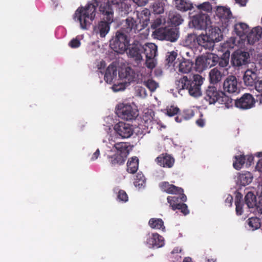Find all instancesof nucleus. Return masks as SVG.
Returning a JSON list of instances; mask_svg holds the SVG:
<instances>
[{
	"label": "nucleus",
	"mask_w": 262,
	"mask_h": 262,
	"mask_svg": "<svg viewBox=\"0 0 262 262\" xmlns=\"http://www.w3.org/2000/svg\"><path fill=\"white\" fill-rule=\"evenodd\" d=\"M108 3L110 6H115L119 11H127V6L124 0H92L85 7H79L75 12L74 19L80 24L82 30H88L94 20L96 9L101 4Z\"/></svg>",
	"instance_id": "f257e3e1"
},
{
	"label": "nucleus",
	"mask_w": 262,
	"mask_h": 262,
	"mask_svg": "<svg viewBox=\"0 0 262 262\" xmlns=\"http://www.w3.org/2000/svg\"><path fill=\"white\" fill-rule=\"evenodd\" d=\"M133 146L129 142H116L107 156V159L110 165L118 167L123 165L127 158Z\"/></svg>",
	"instance_id": "f03ea898"
},
{
	"label": "nucleus",
	"mask_w": 262,
	"mask_h": 262,
	"mask_svg": "<svg viewBox=\"0 0 262 262\" xmlns=\"http://www.w3.org/2000/svg\"><path fill=\"white\" fill-rule=\"evenodd\" d=\"M204 78L199 74H194L192 78L187 76H183L176 81L177 88L180 90H186L189 94L194 98L202 95L201 86Z\"/></svg>",
	"instance_id": "7ed1b4c3"
},
{
	"label": "nucleus",
	"mask_w": 262,
	"mask_h": 262,
	"mask_svg": "<svg viewBox=\"0 0 262 262\" xmlns=\"http://www.w3.org/2000/svg\"><path fill=\"white\" fill-rule=\"evenodd\" d=\"M99 11L104 15V17L94 28V31L96 34H99L100 37H104L109 32L110 25L114 21V11L108 3L101 4Z\"/></svg>",
	"instance_id": "20e7f679"
},
{
	"label": "nucleus",
	"mask_w": 262,
	"mask_h": 262,
	"mask_svg": "<svg viewBox=\"0 0 262 262\" xmlns=\"http://www.w3.org/2000/svg\"><path fill=\"white\" fill-rule=\"evenodd\" d=\"M214 17L216 20L215 24L221 26L223 30L228 29L232 25L233 18L229 8L223 6H217Z\"/></svg>",
	"instance_id": "39448f33"
},
{
	"label": "nucleus",
	"mask_w": 262,
	"mask_h": 262,
	"mask_svg": "<svg viewBox=\"0 0 262 262\" xmlns=\"http://www.w3.org/2000/svg\"><path fill=\"white\" fill-rule=\"evenodd\" d=\"M219 56L214 53H207L198 56L195 60L194 69L202 72L207 68L214 66L217 63Z\"/></svg>",
	"instance_id": "423d86ee"
},
{
	"label": "nucleus",
	"mask_w": 262,
	"mask_h": 262,
	"mask_svg": "<svg viewBox=\"0 0 262 262\" xmlns=\"http://www.w3.org/2000/svg\"><path fill=\"white\" fill-rule=\"evenodd\" d=\"M129 40L126 35L121 31H118L115 37L110 41V46L116 52L123 53L127 49Z\"/></svg>",
	"instance_id": "0eeeda50"
},
{
	"label": "nucleus",
	"mask_w": 262,
	"mask_h": 262,
	"mask_svg": "<svg viewBox=\"0 0 262 262\" xmlns=\"http://www.w3.org/2000/svg\"><path fill=\"white\" fill-rule=\"evenodd\" d=\"M155 37L159 40L176 41L179 38V30L177 28H159L154 32Z\"/></svg>",
	"instance_id": "6e6552de"
},
{
	"label": "nucleus",
	"mask_w": 262,
	"mask_h": 262,
	"mask_svg": "<svg viewBox=\"0 0 262 262\" xmlns=\"http://www.w3.org/2000/svg\"><path fill=\"white\" fill-rule=\"evenodd\" d=\"M117 114L123 119L131 120L138 116V110L131 104L120 103L118 105Z\"/></svg>",
	"instance_id": "1a4fd4ad"
},
{
	"label": "nucleus",
	"mask_w": 262,
	"mask_h": 262,
	"mask_svg": "<svg viewBox=\"0 0 262 262\" xmlns=\"http://www.w3.org/2000/svg\"><path fill=\"white\" fill-rule=\"evenodd\" d=\"M255 100L250 93H245L234 100V106L241 110H247L255 106Z\"/></svg>",
	"instance_id": "9d476101"
},
{
	"label": "nucleus",
	"mask_w": 262,
	"mask_h": 262,
	"mask_svg": "<svg viewBox=\"0 0 262 262\" xmlns=\"http://www.w3.org/2000/svg\"><path fill=\"white\" fill-rule=\"evenodd\" d=\"M192 24L193 27L197 30H207L209 26L212 24L209 16L202 12L193 15L192 18Z\"/></svg>",
	"instance_id": "9b49d317"
},
{
	"label": "nucleus",
	"mask_w": 262,
	"mask_h": 262,
	"mask_svg": "<svg viewBox=\"0 0 262 262\" xmlns=\"http://www.w3.org/2000/svg\"><path fill=\"white\" fill-rule=\"evenodd\" d=\"M143 45L139 41L134 40L128 44L126 51H127L128 56L138 63L143 59Z\"/></svg>",
	"instance_id": "f8f14e48"
},
{
	"label": "nucleus",
	"mask_w": 262,
	"mask_h": 262,
	"mask_svg": "<svg viewBox=\"0 0 262 262\" xmlns=\"http://www.w3.org/2000/svg\"><path fill=\"white\" fill-rule=\"evenodd\" d=\"M250 55L248 52L237 50L234 51L231 58V62L233 67L241 68L248 63Z\"/></svg>",
	"instance_id": "ddd939ff"
},
{
	"label": "nucleus",
	"mask_w": 262,
	"mask_h": 262,
	"mask_svg": "<svg viewBox=\"0 0 262 262\" xmlns=\"http://www.w3.org/2000/svg\"><path fill=\"white\" fill-rule=\"evenodd\" d=\"M223 89L224 93H227L229 94L238 93L240 88L236 76L234 75L227 76L224 81Z\"/></svg>",
	"instance_id": "4468645a"
},
{
	"label": "nucleus",
	"mask_w": 262,
	"mask_h": 262,
	"mask_svg": "<svg viewBox=\"0 0 262 262\" xmlns=\"http://www.w3.org/2000/svg\"><path fill=\"white\" fill-rule=\"evenodd\" d=\"M114 129L115 133L122 139L130 137L134 132L132 125L122 121L115 124Z\"/></svg>",
	"instance_id": "2eb2a0df"
},
{
	"label": "nucleus",
	"mask_w": 262,
	"mask_h": 262,
	"mask_svg": "<svg viewBox=\"0 0 262 262\" xmlns=\"http://www.w3.org/2000/svg\"><path fill=\"white\" fill-rule=\"evenodd\" d=\"M159 187L161 190L168 194H181L180 199L183 202L187 201V197L184 193V190L179 187L174 185L170 184L168 182H162L159 184Z\"/></svg>",
	"instance_id": "dca6fc26"
},
{
	"label": "nucleus",
	"mask_w": 262,
	"mask_h": 262,
	"mask_svg": "<svg viewBox=\"0 0 262 262\" xmlns=\"http://www.w3.org/2000/svg\"><path fill=\"white\" fill-rule=\"evenodd\" d=\"M224 92L219 91L214 86H209L204 93V99L209 104H215L219 102Z\"/></svg>",
	"instance_id": "f3484780"
},
{
	"label": "nucleus",
	"mask_w": 262,
	"mask_h": 262,
	"mask_svg": "<svg viewBox=\"0 0 262 262\" xmlns=\"http://www.w3.org/2000/svg\"><path fill=\"white\" fill-rule=\"evenodd\" d=\"M178 196H168L167 198V202L169 204L172 210L176 209L180 210L181 212L185 215H187L189 213V210L188 209V206L186 204L182 203L183 202L180 199L181 196V194Z\"/></svg>",
	"instance_id": "a211bd4d"
},
{
	"label": "nucleus",
	"mask_w": 262,
	"mask_h": 262,
	"mask_svg": "<svg viewBox=\"0 0 262 262\" xmlns=\"http://www.w3.org/2000/svg\"><path fill=\"white\" fill-rule=\"evenodd\" d=\"M142 29V25L139 24L137 20L130 17L125 19V24L122 27V31L132 35Z\"/></svg>",
	"instance_id": "6ab92c4d"
},
{
	"label": "nucleus",
	"mask_w": 262,
	"mask_h": 262,
	"mask_svg": "<svg viewBox=\"0 0 262 262\" xmlns=\"http://www.w3.org/2000/svg\"><path fill=\"white\" fill-rule=\"evenodd\" d=\"M118 76L121 79L124 80L125 83H130L136 80L137 74L131 68H122L118 72Z\"/></svg>",
	"instance_id": "aec40b11"
},
{
	"label": "nucleus",
	"mask_w": 262,
	"mask_h": 262,
	"mask_svg": "<svg viewBox=\"0 0 262 262\" xmlns=\"http://www.w3.org/2000/svg\"><path fill=\"white\" fill-rule=\"evenodd\" d=\"M155 161L161 167L170 168L173 166L175 160L170 155L163 153L156 158Z\"/></svg>",
	"instance_id": "412c9836"
},
{
	"label": "nucleus",
	"mask_w": 262,
	"mask_h": 262,
	"mask_svg": "<svg viewBox=\"0 0 262 262\" xmlns=\"http://www.w3.org/2000/svg\"><path fill=\"white\" fill-rule=\"evenodd\" d=\"M220 28H221V26H219V25H217V26H214L211 24L206 30L209 38L213 42L214 45L215 42L221 41L223 38Z\"/></svg>",
	"instance_id": "4be33fe9"
},
{
	"label": "nucleus",
	"mask_w": 262,
	"mask_h": 262,
	"mask_svg": "<svg viewBox=\"0 0 262 262\" xmlns=\"http://www.w3.org/2000/svg\"><path fill=\"white\" fill-rule=\"evenodd\" d=\"M261 35L262 28L261 27L257 26L253 28L250 32H248L244 39H247L248 44L253 45L260 39Z\"/></svg>",
	"instance_id": "5701e85b"
},
{
	"label": "nucleus",
	"mask_w": 262,
	"mask_h": 262,
	"mask_svg": "<svg viewBox=\"0 0 262 262\" xmlns=\"http://www.w3.org/2000/svg\"><path fill=\"white\" fill-rule=\"evenodd\" d=\"M118 74V72L116 64L112 63L106 70L104 79L107 83L111 84L116 80Z\"/></svg>",
	"instance_id": "b1692460"
},
{
	"label": "nucleus",
	"mask_w": 262,
	"mask_h": 262,
	"mask_svg": "<svg viewBox=\"0 0 262 262\" xmlns=\"http://www.w3.org/2000/svg\"><path fill=\"white\" fill-rule=\"evenodd\" d=\"M224 76L223 71L217 67L214 68L209 73V82L211 84H216L222 80Z\"/></svg>",
	"instance_id": "393cba45"
},
{
	"label": "nucleus",
	"mask_w": 262,
	"mask_h": 262,
	"mask_svg": "<svg viewBox=\"0 0 262 262\" xmlns=\"http://www.w3.org/2000/svg\"><path fill=\"white\" fill-rule=\"evenodd\" d=\"M147 243L152 248H158L164 245V238L158 233H153L147 238Z\"/></svg>",
	"instance_id": "a878e982"
},
{
	"label": "nucleus",
	"mask_w": 262,
	"mask_h": 262,
	"mask_svg": "<svg viewBox=\"0 0 262 262\" xmlns=\"http://www.w3.org/2000/svg\"><path fill=\"white\" fill-rule=\"evenodd\" d=\"M194 63L190 59L183 58L178 66V71L182 74H189L194 69Z\"/></svg>",
	"instance_id": "bb28decb"
},
{
	"label": "nucleus",
	"mask_w": 262,
	"mask_h": 262,
	"mask_svg": "<svg viewBox=\"0 0 262 262\" xmlns=\"http://www.w3.org/2000/svg\"><path fill=\"white\" fill-rule=\"evenodd\" d=\"M258 79L257 73L252 70H246L243 76L244 83L247 86H255Z\"/></svg>",
	"instance_id": "cd10ccee"
},
{
	"label": "nucleus",
	"mask_w": 262,
	"mask_h": 262,
	"mask_svg": "<svg viewBox=\"0 0 262 262\" xmlns=\"http://www.w3.org/2000/svg\"><path fill=\"white\" fill-rule=\"evenodd\" d=\"M143 49V54L148 59H153L157 55V46L154 43L145 44Z\"/></svg>",
	"instance_id": "c85d7f7f"
},
{
	"label": "nucleus",
	"mask_w": 262,
	"mask_h": 262,
	"mask_svg": "<svg viewBox=\"0 0 262 262\" xmlns=\"http://www.w3.org/2000/svg\"><path fill=\"white\" fill-rule=\"evenodd\" d=\"M197 45L209 50H213L214 48V44L209 38L207 33L197 36Z\"/></svg>",
	"instance_id": "c756f323"
},
{
	"label": "nucleus",
	"mask_w": 262,
	"mask_h": 262,
	"mask_svg": "<svg viewBox=\"0 0 262 262\" xmlns=\"http://www.w3.org/2000/svg\"><path fill=\"white\" fill-rule=\"evenodd\" d=\"M234 31L235 34L243 40L249 31V27L246 23H238L234 25Z\"/></svg>",
	"instance_id": "7c9ffc66"
},
{
	"label": "nucleus",
	"mask_w": 262,
	"mask_h": 262,
	"mask_svg": "<svg viewBox=\"0 0 262 262\" xmlns=\"http://www.w3.org/2000/svg\"><path fill=\"white\" fill-rule=\"evenodd\" d=\"M175 4L176 8L182 12L191 10L193 7L192 3L188 0H176Z\"/></svg>",
	"instance_id": "2f4dec72"
},
{
	"label": "nucleus",
	"mask_w": 262,
	"mask_h": 262,
	"mask_svg": "<svg viewBox=\"0 0 262 262\" xmlns=\"http://www.w3.org/2000/svg\"><path fill=\"white\" fill-rule=\"evenodd\" d=\"M139 167V159L137 157H132L128 160L126 170L129 173H135Z\"/></svg>",
	"instance_id": "473e14b6"
},
{
	"label": "nucleus",
	"mask_w": 262,
	"mask_h": 262,
	"mask_svg": "<svg viewBox=\"0 0 262 262\" xmlns=\"http://www.w3.org/2000/svg\"><path fill=\"white\" fill-rule=\"evenodd\" d=\"M169 23L175 26H178L183 21L181 15L176 12H170L168 15Z\"/></svg>",
	"instance_id": "72a5a7b5"
},
{
	"label": "nucleus",
	"mask_w": 262,
	"mask_h": 262,
	"mask_svg": "<svg viewBox=\"0 0 262 262\" xmlns=\"http://www.w3.org/2000/svg\"><path fill=\"white\" fill-rule=\"evenodd\" d=\"M245 201L249 208H254L257 203L256 195L252 191L248 192L245 197Z\"/></svg>",
	"instance_id": "f704fd0d"
},
{
	"label": "nucleus",
	"mask_w": 262,
	"mask_h": 262,
	"mask_svg": "<svg viewBox=\"0 0 262 262\" xmlns=\"http://www.w3.org/2000/svg\"><path fill=\"white\" fill-rule=\"evenodd\" d=\"M148 224L149 226L152 229H165L164 222L161 219L152 218L149 221Z\"/></svg>",
	"instance_id": "c9c22d12"
},
{
	"label": "nucleus",
	"mask_w": 262,
	"mask_h": 262,
	"mask_svg": "<svg viewBox=\"0 0 262 262\" xmlns=\"http://www.w3.org/2000/svg\"><path fill=\"white\" fill-rule=\"evenodd\" d=\"M252 180L253 176L250 172L242 174L238 177V182L240 185L242 186L249 184L252 181Z\"/></svg>",
	"instance_id": "e433bc0d"
},
{
	"label": "nucleus",
	"mask_w": 262,
	"mask_h": 262,
	"mask_svg": "<svg viewBox=\"0 0 262 262\" xmlns=\"http://www.w3.org/2000/svg\"><path fill=\"white\" fill-rule=\"evenodd\" d=\"M164 4L161 1H155L150 7L151 11L155 14H160L164 12Z\"/></svg>",
	"instance_id": "4c0bfd02"
},
{
	"label": "nucleus",
	"mask_w": 262,
	"mask_h": 262,
	"mask_svg": "<svg viewBox=\"0 0 262 262\" xmlns=\"http://www.w3.org/2000/svg\"><path fill=\"white\" fill-rule=\"evenodd\" d=\"M186 46L190 48L195 47L197 45V36L194 34H188L184 40Z\"/></svg>",
	"instance_id": "58836bf2"
},
{
	"label": "nucleus",
	"mask_w": 262,
	"mask_h": 262,
	"mask_svg": "<svg viewBox=\"0 0 262 262\" xmlns=\"http://www.w3.org/2000/svg\"><path fill=\"white\" fill-rule=\"evenodd\" d=\"M146 184V179L142 172H138L135 179L134 185L139 188L144 187Z\"/></svg>",
	"instance_id": "ea45409f"
},
{
	"label": "nucleus",
	"mask_w": 262,
	"mask_h": 262,
	"mask_svg": "<svg viewBox=\"0 0 262 262\" xmlns=\"http://www.w3.org/2000/svg\"><path fill=\"white\" fill-rule=\"evenodd\" d=\"M219 103L224 104L227 108H229L234 105V100L226 96L224 93V95H221Z\"/></svg>",
	"instance_id": "a19ab883"
},
{
	"label": "nucleus",
	"mask_w": 262,
	"mask_h": 262,
	"mask_svg": "<svg viewBox=\"0 0 262 262\" xmlns=\"http://www.w3.org/2000/svg\"><path fill=\"white\" fill-rule=\"evenodd\" d=\"M235 161L233 162V166L237 170L240 169L244 164L246 160V156L244 155L235 156Z\"/></svg>",
	"instance_id": "79ce46f5"
},
{
	"label": "nucleus",
	"mask_w": 262,
	"mask_h": 262,
	"mask_svg": "<svg viewBox=\"0 0 262 262\" xmlns=\"http://www.w3.org/2000/svg\"><path fill=\"white\" fill-rule=\"evenodd\" d=\"M247 223L252 230L257 229L260 227V220L257 217L249 218L247 221Z\"/></svg>",
	"instance_id": "37998d69"
},
{
	"label": "nucleus",
	"mask_w": 262,
	"mask_h": 262,
	"mask_svg": "<svg viewBox=\"0 0 262 262\" xmlns=\"http://www.w3.org/2000/svg\"><path fill=\"white\" fill-rule=\"evenodd\" d=\"M178 56L177 52L174 51L169 52L166 56V61L169 66H170L176 60Z\"/></svg>",
	"instance_id": "c03bdc74"
},
{
	"label": "nucleus",
	"mask_w": 262,
	"mask_h": 262,
	"mask_svg": "<svg viewBox=\"0 0 262 262\" xmlns=\"http://www.w3.org/2000/svg\"><path fill=\"white\" fill-rule=\"evenodd\" d=\"M197 8L200 10L204 11L206 12H209L212 11V7L209 2H206L198 5Z\"/></svg>",
	"instance_id": "a18cd8bd"
},
{
	"label": "nucleus",
	"mask_w": 262,
	"mask_h": 262,
	"mask_svg": "<svg viewBox=\"0 0 262 262\" xmlns=\"http://www.w3.org/2000/svg\"><path fill=\"white\" fill-rule=\"evenodd\" d=\"M145 85L151 92L155 91L158 86V84L152 79H149L145 82Z\"/></svg>",
	"instance_id": "49530a36"
},
{
	"label": "nucleus",
	"mask_w": 262,
	"mask_h": 262,
	"mask_svg": "<svg viewBox=\"0 0 262 262\" xmlns=\"http://www.w3.org/2000/svg\"><path fill=\"white\" fill-rule=\"evenodd\" d=\"M128 195L123 190H120L118 193L117 200L119 201L126 202L128 201Z\"/></svg>",
	"instance_id": "de8ad7c7"
},
{
	"label": "nucleus",
	"mask_w": 262,
	"mask_h": 262,
	"mask_svg": "<svg viewBox=\"0 0 262 262\" xmlns=\"http://www.w3.org/2000/svg\"><path fill=\"white\" fill-rule=\"evenodd\" d=\"M167 111V115L168 116L172 117L177 115L179 112L180 110L178 107H175L174 106H171L169 107H167L166 109Z\"/></svg>",
	"instance_id": "09e8293b"
},
{
	"label": "nucleus",
	"mask_w": 262,
	"mask_h": 262,
	"mask_svg": "<svg viewBox=\"0 0 262 262\" xmlns=\"http://www.w3.org/2000/svg\"><path fill=\"white\" fill-rule=\"evenodd\" d=\"M235 205L236 206V207H235L236 214L237 215H242L243 213V205H244L243 203H238L237 202L235 203Z\"/></svg>",
	"instance_id": "8fccbe9b"
},
{
	"label": "nucleus",
	"mask_w": 262,
	"mask_h": 262,
	"mask_svg": "<svg viewBox=\"0 0 262 262\" xmlns=\"http://www.w3.org/2000/svg\"><path fill=\"white\" fill-rule=\"evenodd\" d=\"M80 45V40L77 38L72 39L69 43V46L72 48H78Z\"/></svg>",
	"instance_id": "3c124183"
},
{
	"label": "nucleus",
	"mask_w": 262,
	"mask_h": 262,
	"mask_svg": "<svg viewBox=\"0 0 262 262\" xmlns=\"http://www.w3.org/2000/svg\"><path fill=\"white\" fill-rule=\"evenodd\" d=\"M182 115L183 116L184 120H187L194 116V113L192 110H186L184 111Z\"/></svg>",
	"instance_id": "603ef678"
},
{
	"label": "nucleus",
	"mask_w": 262,
	"mask_h": 262,
	"mask_svg": "<svg viewBox=\"0 0 262 262\" xmlns=\"http://www.w3.org/2000/svg\"><path fill=\"white\" fill-rule=\"evenodd\" d=\"M255 89L259 94H262V77L257 80Z\"/></svg>",
	"instance_id": "864d4df0"
},
{
	"label": "nucleus",
	"mask_w": 262,
	"mask_h": 262,
	"mask_svg": "<svg viewBox=\"0 0 262 262\" xmlns=\"http://www.w3.org/2000/svg\"><path fill=\"white\" fill-rule=\"evenodd\" d=\"M162 21L161 18L158 17L155 19L154 21L151 23V28L153 29H158V27L162 24Z\"/></svg>",
	"instance_id": "5fc2aeb1"
},
{
	"label": "nucleus",
	"mask_w": 262,
	"mask_h": 262,
	"mask_svg": "<svg viewBox=\"0 0 262 262\" xmlns=\"http://www.w3.org/2000/svg\"><path fill=\"white\" fill-rule=\"evenodd\" d=\"M256 156L261 158L257 162L255 168L258 171L262 172V152L257 153Z\"/></svg>",
	"instance_id": "6e6d98bb"
},
{
	"label": "nucleus",
	"mask_w": 262,
	"mask_h": 262,
	"mask_svg": "<svg viewBox=\"0 0 262 262\" xmlns=\"http://www.w3.org/2000/svg\"><path fill=\"white\" fill-rule=\"evenodd\" d=\"M219 65L221 68H225L226 67L228 64H229V58H221L220 59L219 58Z\"/></svg>",
	"instance_id": "4d7b16f0"
},
{
	"label": "nucleus",
	"mask_w": 262,
	"mask_h": 262,
	"mask_svg": "<svg viewBox=\"0 0 262 262\" xmlns=\"http://www.w3.org/2000/svg\"><path fill=\"white\" fill-rule=\"evenodd\" d=\"M151 59H148L146 58L145 64L148 68L152 69L155 67V63L153 61H151Z\"/></svg>",
	"instance_id": "13d9d810"
},
{
	"label": "nucleus",
	"mask_w": 262,
	"mask_h": 262,
	"mask_svg": "<svg viewBox=\"0 0 262 262\" xmlns=\"http://www.w3.org/2000/svg\"><path fill=\"white\" fill-rule=\"evenodd\" d=\"M256 195L258 198H262V183L259 184L256 189Z\"/></svg>",
	"instance_id": "bf43d9fd"
},
{
	"label": "nucleus",
	"mask_w": 262,
	"mask_h": 262,
	"mask_svg": "<svg viewBox=\"0 0 262 262\" xmlns=\"http://www.w3.org/2000/svg\"><path fill=\"white\" fill-rule=\"evenodd\" d=\"M242 199H243V194L239 192H237L236 194V195H235V203L237 202L238 203H243L242 202Z\"/></svg>",
	"instance_id": "052dcab7"
},
{
	"label": "nucleus",
	"mask_w": 262,
	"mask_h": 262,
	"mask_svg": "<svg viewBox=\"0 0 262 262\" xmlns=\"http://www.w3.org/2000/svg\"><path fill=\"white\" fill-rule=\"evenodd\" d=\"M232 200H233V198H232V196L229 194L226 200H225V203L229 206H231V205H232Z\"/></svg>",
	"instance_id": "680f3d73"
},
{
	"label": "nucleus",
	"mask_w": 262,
	"mask_h": 262,
	"mask_svg": "<svg viewBox=\"0 0 262 262\" xmlns=\"http://www.w3.org/2000/svg\"><path fill=\"white\" fill-rule=\"evenodd\" d=\"M196 123L198 125V126H199V127H203L205 125L204 120L202 118L198 119L196 121Z\"/></svg>",
	"instance_id": "e2e57ef3"
},
{
	"label": "nucleus",
	"mask_w": 262,
	"mask_h": 262,
	"mask_svg": "<svg viewBox=\"0 0 262 262\" xmlns=\"http://www.w3.org/2000/svg\"><path fill=\"white\" fill-rule=\"evenodd\" d=\"M100 155V150L99 149H97L96 151L93 154L92 157L91 158V160L94 161L96 160Z\"/></svg>",
	"instance_id": "0e129e2a"
},
{
	"label": "nucleus",
	"mask_w": 262,
	"mask_h": 262,
	"mask_svg": "<svg viewBox=\"0 0 262 262\" xmlns=\"http://www.w3.org/2000/svg\"><path fill=\"white\" fill-rule=\"evenodd\" d=\"M256 208V210L259 214H262V203L259 202L258 204L256 203V205L255 206Z\"/></svg>",
	"instance_id": "69168bd1"
},
{
	"label": "nucleus",
	"mask_w": 262,
	"mask_h": 262,
	"mask_svg": "<svg viewBox=\"0 0 262 262\" xmlns=\"http://www.w3.org/2000/svg\"><path fill=\"white\" fill-rule=\"evenodd\" d=\"M236 3L239 4L241 6H245L248 0H235Z\"/></svg>",
	"instance_id": "338daca9"
},
{
	"label": "nucleus",
	"mask_w": 262,
	"mask_h": 262,
	"mask_svg": "<svg viewBox=\"0 0 262 262\" xmlns=\"http://www.w3.org/2000/svg\"><path fill=\"white\" fill-rule=\"evenodd\" d=\"M181 251H182L181 248H180L179 247H176L171 251V254H176V253L177 254V253L181 252Z\"/></svg>",
	"instance_id": "774afa93"
}]
</instances>
